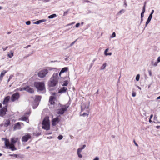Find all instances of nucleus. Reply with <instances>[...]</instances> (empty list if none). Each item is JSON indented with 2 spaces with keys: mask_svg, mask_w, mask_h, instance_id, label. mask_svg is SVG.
<instances>
[{
  "mask_svg": "<svg viewBox=\"0 0 160 160\" xmlns=\"http://www.w3.org/2000/svg\"><path fill=\"white\" fill-rule=\"evenodd\" d=\"M5 141V144L7 148L11 149L12 151H15L17 150V148L15 147L14 144L17 142L18 140V138H11V143H10L9 140L6 138H2Z\"/></svg>",
  "mask_w": 160,
  "mask_h": 160,
  "instance_id": "obj_1",
  "label": "nucleus"
},
{
  "mask_svg": "<svg viewBox=\"0 0 160 160\" xmlns=\"http://www.w3.org/2000/svg\"><path fill=\"white\" fill-rule=\"evenodd\" d=\"M89 102H83L82 103L81 105V111L82 112H83L82 114H81V116H82L83 117H88L89 111Z\"/></svg>",
  "mask_w": 160,
  "mask_h": 160,
  "instance_id": "obj_2",
  "label": "nucleus"
},
{
  "mask_svg": "<svg viewBox=\"0 0 160 160\" xmlns=\"http://www.w3.org/2000/svg\"><path fill=\"white\" fill-rule=\"evenodd\" d=\"M58 77V73H54L53 74L49 82V85L50 87L55 86L57 84Z\"/></svg>",
  "mask_w": 160,
  "mask_h": 160,
  "instance_id": "obj_3",
  "label": "nucleus"
},
{
  "mask_svg": "<svg viewBox=\"0 0 160 160\" xmlns=\"http://www.w3.org/2000/svg\"><path fill=\"white\" fill-rule=\"evenodd\" d=\"M34 85L38 90L43 91L45 89V84L43 82H35Z\"/></svg>",
  "mask_w": 160,
  "mask_h": 160,
  "instance_id": "obj_4",
  "label": "nucleus"
},
{
  "mask_svg": "<svg viewBox=\"0 0 160 160\" xmlns=\"http://www.w3.org/2000/svg\"><path fill=\"white\" fill-rule=\"evenodd\" d=\"M42 128L44 129L48 130L50 129V122L48 118L45 117L42 123Z\"/></svg>",
  "mask_w": 160,
  "mask_h": 160,
  "instance_id": "obj_5",
  "label": "nucleus"
},
{
  "mask_svg": "<svg viewBox=\"0 0 160 160\" xmlns=\"http://www.w3.org/2000/svg\"><path fill=\"white\" fill-rule=\"evenodd\" d=\"M69 107V105L68 104L64 105L62 106L61 108L58 109L57 112L59 114H63L64 112L67 110Z\"/></svg>",
  "mask_w": 160,
  "mask_h": 160,
  "instance_id": "obj_6",
  "label": "nucleus"
},
{
  "mask_svg": "<svg viewBox=\"0 0 160 160\" xmlns=\"http://www.w3.org/2000/svg\"><path fill=\"white\" fill-rule=\"evenodd\" d=\"M48 73V70L47 69L42 70L39 71L38 74V76L40 78H44Z\"/></svg>",
  "mask_w": 160,
  "mask_h": 160,
  "instance_id": "obj_7",
  "label": "nucleus"
},
{
  "mask_svg": "<svg viewBox=\"0 0 160 160\" xmlns=\"http://www.w3.org/2000/svg\"><path fill=\"white\" fill-rule=\"evenodd\" d=\"M31 134L29 133H26L23 136L22 138V142H26L29 139L31 138Z\"/></svg>",
  "mask_w": 160,
  "mask_h": 160,
  "instance_id": "obj_8",
  "label": "nucleus"
},
{
  "mask_svg": "<svg viewBox=\"0 0 160 160\" xmlns=\"http://www.w3.org/2000/svg\"><path fill=\"white\" fill-rule=\"evenodd\" d=\"M41 99V97L40 96H37L35 99L34 102L35 103V106L33 105V108L34 109L36 108L38 105L39 102Z\"/></svg>",
  "mask_w": 160,
  "mask_h": 160,
  "instance_id": "obj_9",
  "label": "nucleus"
},
{
  "mask_svg": "<svg viewBox=\"0 0 160 160\" xmlns=\"http://www.w3.org/2000/svg\"><path fill=\"white\" fill-rule=\"evenodd\" d=\"M19 94L18 92H16L13 94L11 98V100L13 102L15 101L18 100L19 98Z\"/></svg>",
  "mask_w": 160,
  "mask_h": 160,
  "instance_id": "obj_10",
  "label": "nucleus"
},
{
  "mask_svg": "<svg viewBox=\"0 0 160 160\" xmlns=\"http://www.w3.org/2000/svg\"><path fill=\"white\" fill-rule=\"evenodd\" d=\"M7 106L2 109L0 110V116L2 117L6 114V112L7 111Z\"/></svg>",
  "mask_w": 160,
  "mask_h": 160,
  "instance_id": "obj_11",
  "label": "nucleus"
},
{
  "mask_svg": "<svg viewBox=\"0 0 160 160\" xmlns=\"http://www.w3.org/2000/svg\"><path fill=\"white\" fill-rule=\"evenodd\" d=\"M21 124L23 125V123L22 122H18L16 123L14 127V130H15L17 129H20L21 128Z\"/></svg>",
  "mask_w": 160,
  "mask_h": 160,
  "instance_id": "obj_12",
  "label": "nucleus"
},
{
  "mask_svg": "<svg viewBox=\"0 0 160 160\" xmlns=\"http://www.w3.org/2000/svg\"><path fill=\"white\" fill-rule=\"evenodd\" d=\"M24 89L25 90L30 93H33L34 92L33 89L29 86H27Z\"/></svg>",
  "mask_w": 160,
  "mask_h": 160,
  "instance_id": "obj_13",
  "label": "nucleus"
},
{
  "mask_svg": "<svg viewBox=\"0 0 160 160\" xmlns=\"http://www.w3.org/2000/svg\"><path fill=\"white\" fill-rule=\"evenodd\" d=\"M59 119L58 117H57L54 119H53L52 121V125L53 126H55L59 122Z\"/></svg>",
  "mask_w": 160,
  "mask_h": 160,
  "instance_id": "obj_14",
  "label": "nucleus"
},
{
  "mask_svg": "<svg viewBox=\"0 0 160 160\" xmlns=\"http://www.w3.org/2000/svg\"><path fill=\"white\" fill-rule=\"evenodd\" d=\"M67 88L66 87H63L59 90L58 92L59 93H63L66 92Z\"/></svg>",
  "mask_w": 160,
  "mask_h": 160,
  "instance_id": "obj_15",
  "label": "nucleus"
},
{
  "mask_svg": "<svg viewBox=\"0 0 160 160\" xmlns=\"http://www.w3.org/2000/svg\"><path fill=\"white\" fill-rule=\"evenodd\" d=\"M19 120H21L23 121H25L27 123L29 122V120L28 119V117L26 116H23L19 119Z\"/></svg>",
  "mask_w": 160,
  "mask_h": 160,
  "instance_id": "obj_16",
  "label": "nucleus"
},
{
  "mask_svg": "<svg viewBox=\"0 0 160 160\" xmlns=\"http://www.w3.org/2000/svg\"><path fill=\"white\" fill-rule=\"evenodd\" d=\"M10 98V97L9 96L6 97L4 99L3 102V104L6 105L8 103Z\"/></svg>",
  "mask_w": 160,
  "mask_h": 160,
  "instance_id": "obj_17",
  "label": "nucleus"
},
{
  "mask_svg": "<svg viewBox=\"0 0 160 160\" xmlns=\"http://www.w3.org/2000/svg\"><path fill=\"white\" fill-rule=\"evenodd\" d=\"M68 70V67H65L62 68L59 73V76L61 77V73L66 72Z\"/></svg>",
  "mask_w": 160,
  "mask_h": 160,
  "instance_id": "obj_18",
  "label": "nucleus"
},
{
  "mask_svg": "<svg viewBox=\"0 0 160 160\" xmlns=\"http://www.w3.org/2000/svg\"><path fill=\"white\" fill-rule=\"evenodd\" d=\"M55 99V98L54 97L51 96L50 97L49 102L51 104H53L54 103V100Z\"/></svg>",
  "mask_w": 160,
  "mask_h": 160,
  "instance_id": "obj_19",
  "label": "nucleus"
},
{
  "mask_svg": "<svg viewBox=\"0 0 160 160\" xmlns=\"http://www.w3.org/2000/svg\"><path fill=\"white\" fill-rule=\"evenodd\" d=\"M10 124V120L8 119L5 120L4 121V126L5 127H7Z\"/></svg>",
  "mask_w": 160,
  "mask_h": 160,
  "instance_id": "obj_20",
  "label": "nucleus"
},
{
  "mask_svg": "<svg viewBox=\"0 0 160 160\" xmlns=\"http://www.w3.org/2000/svg\"><path fill=\"white\" fill-rule=\"evenodd\" d=\"M46 19H42L34 22L33 24H39L42 22H46Z\"/></svg>",
  "mask_w": 160,
  "mask_h": 160,
  "instance_id": "obj_21",
  "label": "nucleus"
},
{
  "mask_svg": "<svg viewBox=\"0 0 160 160\" xmlns=\"http://www.w3.org/2000/svg\"><path fill=\"white\" fill-rule=\"evenodd\" d=\"M6 71L5 70H3L1 73L0 75V80H2V78L5 75V74L6 72Z\"/></svg>",
  "mask_w": 160,
  "mask_h": 160,
  "instance_id": "obj_22",
  "label": "nucleus"
},
{
  "mask_svg": "<svg viewBox=\"0 0 160 160\" xmlns=\"http://www.w3.org/2000/svg\"><path fill=\"white\" fill-rule=\"evenodd\" d=\"M108 51V48H107L105 50V51H104V54L106 56H108V55L111 56L112 55V53L111 52L107 53V52Z\"/></svg>",
  "mask_w": 160,
  "mask_h": 160,
  "instance_id": "obj_23",
  "label": "nucleus"
},
{
  "mask_svg": "<svg viewBox=\"0 0 160 160\" xmlns=\"http://www.w3.org/2000/svg\"><path fill=\"white\" fill-rule=\"evenodd\" d=\"M57 16V15L55 14H53L51 15H50L48 17V18L49 19H52L53 18H54L56 17Z\"/></svg>",
  "mask_w": 160,
  "mask_h": 160,
  "instance_id": "obj_24",
  "label": "nucleus"
},
{
  "mask_svg": "<svg viewBox=\"0 0 160 160\" xmlns=\"http://www.w3.org/2000/svg\"><path fill=\"white\" fill-rule=\"evenodd\" d=\"M158 63V62H154L153 60L151 62L152 65L154 66H156L157 65Z\"/></svg>",
  "mask_w": 160,
  "mask_h": 160,
  "instance_id": "obj_25",
  "label": "nucleus"
},
{
  "mask_svg": "<svg viewBox=\"0 0 160 160\" xmlns=\"http://www.w3.org/2000/svg\"><path fill=\"white\" fill-rule=\"evenodd\" d=\"M10 52L11 53V54H8V56L9 58H11L13 56V52L12 51H10Z\"/></svg>",
  "mask_w": 160,
  "mask_h": 160,
  "instance_id": "obj_26",
  "label": "nucleus"
},
{
  "mask_svg": "<svg viewBox=\"0 0 160 160\" xmlns=\"http://www.w3.org/2000/svg\"><path fill=\"white\" fill-rule=\"evenodd\" d=\"M106 63H104L102 66L101 67L100 69L101 70H104L105 69L106 67Z\"/></svg>",
  "mask_w": 160,
  "mask_h": 160,
  "instance_id": "obj_27",
  "label": "nucleus"
},
{
  "mask_svg": "<svg viewBox=\"0 0 160 160\" xmlns=\"http://www.w3.org/2000/svg\"><path fill=\"white\" fill-rule=\"evenodd\" d=\"M140 75L139 74H138L136 77V80L137 81H138L139 80Z\"/></svg>",
  "mask_w": 160,
  "mask_h": 160,
  "instance_id": "obj_28",
  "label": "nucleus"
},
{
  "mask_svg": "<svg viewBox=\"0 0 160 160\" xmlns=\"http://www.w3.org/2000/svg\"><path fill=\"white\" fill-rule=\"evenodd\" d=\"M68 84V82L67 81H65L64 82L62 86H66Z\"/></svg>",
  "mask_w": 160,
  "mask_h": 160,
  "instance_id": "obj_29",
  "label": "nucleus"
},
{
  "mask_svg": "<svg viewBox=\"0 0 160 160\" xmlns=\"http://www.w3.org/2000/svg\"><path fill=\"white\" fill-rule=\"evenodd\" d=\"M77 154L78 157L80 158H82V155L81 154V153L77 152Z\"/></svg>",
  "mask_w": 160,
  "mask_h": 160,
  "instance_id": "obj_30",
  "label": "nucleus"
},
{
  "mask_svg": "<svg viewBox=\"0 0 160 160\" xmlns=\"http://www.w3.org/2000/svg\"><path fill=\"white\" fill-rule=\"evenodd\" d=\"M77 40V39H76L75 41H74L72 43H71L69 47H71L72 46H73L74 44V43H75V42Z\"/></svg>",
  "mask_w": 160,
  "mask_h": 160,
  "instance_id": "obj_31",
  "label": "nucleus"
},
{
  "mask_svg": "<svg viewBox=\"0 0 160 160\" xmlns=\"http://www.w3.org/2000/svg\"><path fill=\"white\" fill-rule=\"evenodd\" d=\"M152 18V16H151V15H149L148 18V21H151Z\"/></svg>",
  "mask_w": 160,
  "mask_h": 160,
  "instance_id": "obj_32",
  "label": "nucleus"
},
{
  "mask_svg": "<svg viewBox=\"0 0 160 160\" xmlns=\"http://www.w3.org/2000/svg\"><path fill=\"white\" fill-rule=\"evenodd\" d=\"M63 138V136L62 135H59L58 137V138L59 140H61Z\"/></svg>",
  "mask_w": 160,
  "mask_h": 160,
  "instance_id": "obj_33",
  "label": "nucleus"
},
{
  "mask_svg": "<svg viewBox=\"0 0 160 160\" xmlns=\"http://www.w3.org/2000/svg\"><path fill=\"white\" fill-rule=\"evenodd\" d=\"M116 36V34H115V32H113L112 35V36H111V37L112 38H114Z\"/></svg>",
  "mask_w": 160,
  "mask_h": 160,
  "instance_id": "obj_34",
  "label": "nucleus"
},
{
  "mask_svg": "<svg viewBox=\"0 0 160 160\" xmlns=\"http://www.w3.org/2000/svg\"><path fill=\"white\" fill-rule=\"evenodd\" d=\"M145 4H144V6H143V7L142 11V12H145Z\"/></svg>",
  "mask_w": 160,
  "mask_h": 160,
  "instance_id": "obj_35",
  "label": "nucleus"
},
{
  "mask_svg": "<svg viewBox=\"0 0 160 160\" xmlns=\"http://www.w3.org/2000/svg\"><path fill=\"white\" fill-rule=\"evenodd\" d=\"M82 151V149H81L80 148H78L77 149V152L81 153Z\"/></svg>",
  "mask_w": 160,
  "mask_h": 160,
  "instance_id": "obj_36",
  "label": "nucleus"
},
{
  "mask_svg": "<svg viewBox=\"0 0 160 160\" xmlns=\"http://www.w3.org/2000/svg\"><path fill=\"white\" fill-rule=\"evenodd\" d=\"M132 96L133 97H135L136 96V93L135 92H133L132 94Z\"/></svg>",
  "mask_w": 160,
  "mask_h": 160,
  "instance_id": "obj_37",
  "label": "nucleus"
},
{
  "mask_svg": "<svg viewBox=\"0 0 160 160\" xmlns=\"http://www.w3.org/2000/svg\"><path fill=\"white\" fill-rule=\"evenodd\" d=\"M31 22L30 21H28L26 22V24L27 25H29L30 24Z\"/></svg>",
  "mask_w": 160,
  "mask_h": 160,
  "instance_id": "obj_38",
  "label": "nucleus"
},
{
  "mask_svg": "<svg viewBox=\"0 0 160 160\" xmlns=\"http://www.w3.org/2000/svg\"><path fill=\"white\" fill-rule=\"evenodd\" d=\"M86 147V145L85 144H84V145H83L82 147H81L80 148L81 149H82V150L83 149H84L85 148V147Z\"/></svg>",
  "mask_w": 160,
  "mask_h": 160,
  "instance_id": "obj_39",
  "label": "nucleus"
},
{
  "mask_svg": "<svg viewBox=\"0 0 160 160\" xmlns=\"http://www.w3.org/2000/svg\"><path fill=\"white\" fill-rule=\"evenodd\" d=\"M25 88V87L21 88H19V90L20 91H22L23 90H25V89H24Z\"/></svg>",
  "mask_w": 160,
  "mask_h": 160,
  "instance_id": "obj_40",
  "label": "nucleus"
},
{
  "mask_svg": "<svg viewBox=\"0 0 160 160\" xmlns=\"http://www.w3.org/2000/svg\"><path fill=\"white\" fill-rule=\"evenodd\" d=\"M144 12H142L141 13V18H143V17H144Z\"/></svg>",
  "mask_w": 160,
  "mask_h": 160,
  "instance_id": "obj_41",
  "label": "nucleus"
},
{
  "mask_svg": "<svg viewBox=\"0 0 160 160\" xmlns=\"http://www.w3.org/2000/svg\"><path fill=\"white\" fill-rule=\"evenodd\" d=\"M150 22V21L147 20V22H146V23L145 27H147V25Z\"/></svg>",
  "mask_w": 160,
  "mask_h": 160,
  "instance_id": "obj_42",
  "label": "nucleus"
},
{
  "mask_svg": "<svg viewBox=\"0 0 160 160\" xmlns=\"http://www.w3.org/2000/svg\"><path fill=\"white\" fill-rule=\"evenodd\" d=\"M80 23H77V24H76V25H75V26L77 28H78L79 26H80Z\"/></svg>",
  "mask_w": 160,
  "mask_h": 160,
  "instance_id": "obj_43",
  "label": "nucleus"
},
{
  "mask_svg": "<svg viewBox=\"0 0 160 160\" xmlns=\"http://www.w3.org/2000/svg\"><path fill=\"white\" fill-rule=\"evenodd\" d=\"M154 12V10H152L151 14L149 15H151L152 16V14Z\"/></svg>",
  "mask_w": 160,
  "mask_h": 160,
  "instance_id": "obj_44",
  "label": "nucleus"
},
{
  "mask_svg": "<svg viewBox=\"0 0 160 160\" xmlns=\"http://www.w3.org/2000/svg\"><path fill=\"white\" fill-rule=\"evenodd\" d=\"M124 12V10H123V9H122L119 12V13H122V12Z\"/></svg>",
  "mask_w": 160,
  "mask_h": 160,
  "instance_id": "obj_45",
  "label": "nucleus"
},
{
  "mask_svg": "<svg viewBox=\"0 0 160 160\" xmlns=\"http://www.w3.org/2000/svg\"><path fill=\"white\" fill-rule=\"evenodd\" d=\"M149 75L150 76H151L152 75V74L151 71H149Z\"/></svg>",
  "mask_w": 160,
  "mask_h": 160,
  "instance_id": "obj_46",
  "label": "nucleus"
},
{
  "mask_svg": "<svg viewBox=\"0 0 160 160\" xmlns=\"http://www.w3.org/2000/svg\"><path fill=\"white\" fill-rule=\"evenodd\" d=\"M158 62H160V57H159L158 58V61H157Z\"/></svg>",
  "mask_w": 160,
  "mask_h": 160,
  "instance_id": "obj_47",
  "label": "nucleus"
},
{
  "mask_svg": "<svg viewBox=\"0 0 160 160\" xmlns=\"http://www.w3.org/2000/svg\"><path fill=\"white\" fill-rule=\"evenodd\" d=\"M99 158L98 157H96L93 160H99Z\"/></svg>",
  "mask_w": 160,
  "mask_h": 160,
  "instance_id": "obj_48",
  "label": "nucleus"
},
{
  "mask_svg": "<svg viewBox=\"0 0 160 160\" xmlns=\"http://www.w3.org/2000/svg\"><path fill=\"white\" fill-rule=\"evenodd\" d=\"M30 46H31V45H28L26 47H25L24 48H28V47H30Z\"/></svg>",
  "mask_w": 160,
  "mask_h": 160,
  "instance_id": "obj_49",
  "label": "nucleus"
},
{
  "mask_svg": "<svg viewBox=\"0 0 160 160\" xmlns=\"http://www.w3.org/2000/svg\"><path fill=\"white\" fill-rule=\"evenodd\" d=\"M18 155L17 154H13V156L14 157L17 158Z\"/></svg>",
  "mask_w": 160,
  "mask_h": 160,
  "instance_id": "obj_50",
  "label": "nucleus"
},
{
  "mask_svg": "<svg viewBox=\"0 0 160 160\" xmlns=\"http://www.w3.org/2000/svg\"><path fill=\"white\" fill-rule=\"evenodd\" d=\"M134 143H135V145H136V146H138V144H137V143L135 142V140H134Z\"/></svg>",
  "mask_w": 160,
  "mask_h": 160,
  "instance_id": "obj_51",
  "label": "nucleus"
},
{
  "mask_svg": "<svg viewBox=\"0 0 160 160\" xmlns=\"http://www.w3.org/2000/svg\"><path fill=\"white\" fill-rule=\"evenodd\" d=\"M74 23H70V24H68L67 25V26H69V25H72L73 24H74Z\"/></svg>",
  "mask_w": 160,
  "mask_h": 160,
  "instance_id": "obj_52",
  "label": "nucleus"
},
{
  "mask_svg": "<svg viewBox=\"0 0 160 160\" xmlns=\"http://www.w3.org/2000/svg\"><path fill=\"white\" fill-rule=\"evenodd\" d=\"M50 0H44V2H47L50 1Z\"/></svg>",
  "mask_w": 160,
  "mask_h": 160,
  "instance_id": "obj_53",
  "label": "nucleus"
},
{
  "mask_svg": "<svg viewBox=\"0 0 160 160\" xmlns=\"http://www.w3.org/2000/svg\"><path fill=\"white\" fill-rule=\"evenodd\" d=\"M153 115L152 114H151V115H150V119H151L152 117H153Z\"/></svg>",
  "mask_w": 160,
  "mask_h": 160,
  "instance_id": "obj_54",
  "label": "nucleus"
},
{
  "mask_svg": "<svg viewBox=\"0 0 160 160\" xmlns=\"http://www.w3.org/2000/svg\"><path fill=\"white\" fill-rule=\"evenodd\" d=\"M157 99H160V96L158 97L157 98Z\"/></svg>",
  "mask_w": 160,
  "mask_h": 160,
  "instance_id": "obj_55",
  "label": "nucleus"
},
{
  "mask_svg": "<svg viewBox=\"0 0 160 160\" xmlns=\"http://www.w3.org/2000/svg\"><path fill=\"white\" fill-rule=\"evenodd\" d=\"M143 20V19L142 18H141V23Z\"/></svg>",
  "mask_w": 160,
  "mask_h": 160,
  "instance_id": "obj_56",
  "label": "nucleus"
},
{
  "mask_svg": "<svg viewBox=\"0 0 160 160\" xmlns=\"http://www.w3.org/2000/svg\"><path fill=\"white\" fill-rule=\"evenodd\" d=\"M3 8L2 6H0V10L2 9Z\"/></svg>",
  "mask_w": 160,
  "mask_h": 160,
  "instance_id": "obj_57",
  "label": "nucleus"
},
{
  "mask_svg": "<svg viewBox=\"0 0 160 160\" xmlns=\"http://www.w3.org/2000/svg\"><path fill=\"white\" fill-rule=\"evenodd\" d=\"M11 33V32H8L7 33V34H10Z\"/></svg>",
  "mask_w": 160,
  "mask_h": 160,
  "instance_id": "obj_58",
  "label": "nucleus"
},
{
  "mask_svg": "<svg viewBox=\"0 0 160 160\" xmlns=\"http://www.w3.org/2000/svg\"><path fill=\"white\" fill-rule=\"evenodd\" d=\"M2 104L1 103H0V108H2Z\"/></svg>",
  "mask_w": 160,
  "mask_h": 160,
  "instance_id": "obj_59",
  "label": "nucleus"
},
{
  "mask_svg": "<svg viewBox=\"0 0 160 160\" xmlns=\"http://www.w3.org/2000/svg\"><path fill=\"white\" fill-rule=\"evenodd\" d=\"M149 122H152V121H151V119H150H150H149Z\"/></svg>",
  "mask_w": 160,
  "mask_h": 160,
  "instance_id": "obj_60",
  "label": "nucleus"
},
{
  "mask_svg": "<svg viewBox=\"0 0 160 160\" xmlns=\"http://www.w3.org/2000/svg\"><path fill=\"white\" fill-rule=\"evenodd\" d=\"M29 148H30V147L28 146V147H27L26 148V149H28Z\"/></svg>",
  "mask_w": 160,
  "mask_h": 160,
  "instance_id": "obj_61",
  "label": "nucleus"
},
{
  "mask_svg": "<svg viewBox=\"0 0 160 160\" xmlns=\"http://www.w3.org/2000/svg\"><path fill=\"white\" fill-rule=\"evenodd\" d=\"M13 154H10L9 155L10 156H13Z\"/></svg>",
  "mask_w": 160,
  "mask_h": 160,
  "instance_id": "obj_62",
  "label": "nucleus"
},
{
  "mask_svg": "<svg viewBox=\"0 0 160 160\" xmlns=\"http://www.w3.org/2000/svg\"><path fill=\"white\" fill-rule=\"evenodd\" d=\"M83 22H82L81 23V24L82 25H83Z\"/></svg>",
  "mask_w": 160,
  "mask_h": 160,
  "instance_id": "obj_63",
  "label": "nucleus"
},
{
  "mask_svg": "<svg viewBox=\"0 0 160 160\" xmlns=\"http://www.w3.org/2000/svg\"><path fill=\"white\" fill-rule=\"evenodd\" d=\"M138 88L140 90L141 89V88L139 87H138Z\"/></svg>",
  "mask_w": 160,
  "mask_h": 160,
  "instance_id": "obj_64",
  "label": "nucleus"
}]
</instances>
